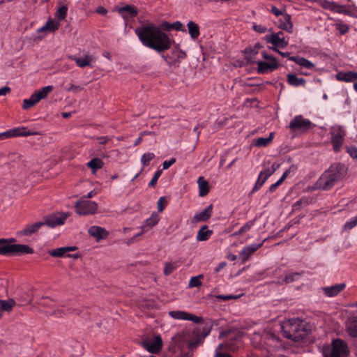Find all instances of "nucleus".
Segmentation results:
<instances>
[{
	"label": "nucleus",
	"mask_w": 357,
	"mask_h": 357,
	"mask_svg": "<svg viewBox=\"0 0 357 357\" xmlns=\"http://www.w3.org/2000/svg\"><path fill=\"white\" fill-rule=\"evenodd\" d=\"M171 24L164 22L160 27L151 24L140 26L136 29L135 32L144 46L162 52L170 48L172 40L161 29L167 31L172 29Z\"/></svg>",
	"instance_id": "f257e3e1"
},
{
	"label": "nucleus",
	"mask_w": 357,
	"mask_h": 357,
	"mask_svg": "<svg viewBox=\"0 0 357 357\" xmlns=\"http://www.w3.org/2000/svg\"><path fill=\"white\" fill-rule=\"evenodd\" d=\"M282 332L285 337L294 342L300 341L307 335L305 323L297 319L284 322L282 325Z\"/></svg>",
	"instance_id": "f03ea898"
},
{
	"label": "nucleus",
	"mask_w": 357,
	"mask_h": 357,
	"mask_svg": "<svg viewBox=\"0 0 357 357\" xmlns=\"http://www.w3.org/2000/svg\"><path fill=\"white\" fill-rule=\"evenodd\" d=\"M344 174V166L340 163L333 164L319 178V187L323 190H328L337 181L342 178Z\"/></svg>",
	"instance_id": "7ed1b4c3"
},
{
	"label": "nucleus",
	"mask_w": 357,
	"mask_h": 357,
	"mask_svg": "<svg viewBox=\"0 0 357 357\" xmlns=\"http://www.w3.org/2000/svg\"><path fill=\"white\" fill-rule=\"evenodd\" d=\"M15 239L0 238V255H20L23 254H31L33 250L27 245L15 244Z\"/></svg>",
	"instance_id": "20e7f679"
},
{
	"label": "nucleus",
	"mask_w": 357,
	"mask_h": 357,
	"mask_svg": "<svg viewBox=\"0 0 357 357\" xmlns=\"http://www.w3.org/2000/svg\"><path fill=\"white\" fill-rule=\"evenodd\" d=\"M76 213L80 215L94 214L98 209V204L95 202L89 201L86 197H82L75 204Z\"/></svg>",
	"instance_id": "39448f33"
},
{
	"label": "nucleus",
	"mask_w": 357,
	"mask_h": 357,
	"mask_svg": "<svg viewBox=\"0 0 357 357\" xmlns=\"http://www.w3.org/2000/svg\"><path fill=\"white\" fill-rule=\"evenodd\" d=\"M347 354V344L339 339L333 341L331 347H328L324 351L325 357H343Z\"/></svg>",
	"instance_id": "423d86ee"
},
{
	"label": "nucleus",
	"mask_w": 357,
	"mask_h": 357,
	"mask_svg": "<svg viewBox=\"0 0 357 357\" xmlns=\"http://www.w3.org/2000/svg\"><path fill=\"white\" fill-rule=\"evenodd\" d=\"M214 324L217 326L218 324L216 321H213L211 319H208L207 321H206L201 333H199V330H198L197 333L195 332V338L189 341V347L190 348H195L202 344L204 339L210 333Z\"/></svg>",
	"instance_id": "0eeeda50"
},
{
	"label": "nucleus",
	"mask_w": 357,
	"mask_h": 357,
	"mask_svg": "<svg viewBox=\"0 0 357 357\" xmlns=\"http://www.w3.org/2000/svg\"><path fill=\"white\" fill-rule=\"evenodd\" d=\"M330 133L331 135L333 150L335 152H339L346 135L345 130L343 127L335 125L331 128Z\"/></svg>",
	"instance_id": "6e6552de"
},
{
	"label": "nucleus",
	"mask_w": 357,
	"mask_h": 357,
	"mask_svg": "<svg viewBox=\"0 0 357 357\" xmlns=\"http://www.w3.org/2000/svg\"><path fill=\"white\" fill-rule=\"evenodd\" d=\"M312 123L307 119H305L301 115L296 116L289 123V128L293 131L305 132L310 129Z\"/></svg>",
	"instance_id": "1a4fd4ad"
},
{
	"label": "nucleus",
	"mask_w": 357,
	"mask_h": 357,
	"mask_svg": "<svg viewBox=\"0 0 357 357\" xmlns=\"http://www.w3.org/2000/svg\"><path fill=\"white\" fill-rule=\"evenodd\" d=\"M144 347L149 352L153 354L158 353L162 348V339L160 335H156L153 338H148L143 342Z\"/></svg>",
	"instance_id": "9d476101"
},
{
	"label": "nucleus",
	"mask_w": 357,
	"mask_h": 357,
	"mask_svg": "<svg viewBox=\"0 0 357 357\" xmlns=\"http://www.w3.org/2000/svg\"><path fill=\"white\" fill-rule=\"evenodd\" d=\"M77 250L76 247H61L59 248H56L50 252V255L54 257H61L65 258H73L77 259L79 257L78 253H73L70 254L71 251H75Z\"/></svg>",
	"instance_id": "9b49d317"
},
{
	"label": "nucleus",
	"mask_w": 357,
	"mask_h": 357,
	"mask_svg": "<svg viewBox=\"0 0 357 357\" xmlns=\"http://www.w3.org/2000/svg\"><path fill=\"white\" fill-rule=\"evenodd\" d=\"M68 216V215L66 213L51 214L45 218L43 223L50 227H54L64 224Z\"/></svg>",
	"instance_id": "f8f14e48"
},
{
	"label": "nucleus",
	"mask_w": 357,
	"mask_h": 357,
	"mask_svg": "<svg viewBox=\"0 0 357 357\" xmlns=\"http://www.w3.org/2000/svg\"><path fill=\"white\" fill-rule=\"evenodd\" d=\"M266 40L273 45L274 47H285L288 45V40L285 39L282 31L266 36Z\"/></svg>",
	"instance_id": "ddd939ff"
},
{
	"label": "nucleus",
	"mask_w": 357,
	"mask_h": 357,
	"mask_svg": "<svg viewBox=\"0 0 357 357\" xmlns=\"http://www.w3.org/2000/svg\"><path fill=\"white\" fill-rule=\"evenodd\" d=\"M212 211L213 205L211 204L205 209H204L202 211L196 213L193 218H192V223L195 224L200 222H205L208 220L212 215Z\"/></svg>",
	"instance_id": "4468645a"
},
{
	"label": "nucleus",
	"mask_w": 357,
	"mask_h": 357,
	"mask_svg": "<svg viewBox=\"0 0 357 357\" xmlns=\"http://www.w3.org/2000/svg\"><path fill=\"white\" fill-rule=\"evenodd\" d=\"M116 10L125 20L132 18L137 15V9L130 5L117 7Z\"/></svg>",
	"instance_id": "2eb2a0df"
},
{
	"label": "nucleus",
	"mask_w": 357,
	"mask_h": 357,
	"mask_svg": "<svg viewBox=\"0 0 357 357\" xmlns=\"http://www.w3.org/2000/svg\"><path fill=\"white\" fill-rule=\"evenodd\" d=\"M257 71L259 73H267L271 72L278 68L277 61H257Z\"/></svg>",
	"instance_id": "dca6fc26"
},
{
	"label": "nucleus",
	"mask_w": 357,
	"mask_h": 357,
	"mask_svg": "<svg viewBox=\"0 0 357 357\" xmlns=\"http://www.w3.org/2000/svg\"><path fill=\"white\" fill-rule=\"evenodd\" d=\"M261 47L260 44L257 43L254 47L245 50L244 58L248 63H254L256 62L255 60L257 59V55L258 54Z\"/></svg>",
	"instance_id": "f3484780"
},
{
	"label": "nucleus",
	"mask_w": 357,
	"mask_h": 357,
	"mask_svg": "<svg viewBox=\"0 0 357 357\" xmlns=\"http://www.w3.org/2000/svg\"><path fill=\"white\" fill-rule=\"evenodd\" d=\"M264 241L259 243H252L245 246L240 252V257L243 261L248 260L250 256L263 245Z\"/></svg>",
	"instance_id": "a211bd4d"
},
{
	"label": "nucleus",
	"mask_w": 357,
	"mask_h": 357,
	"mask_svg": "<svg viewBox=\"0 0 357 357\" xmlns=\"http://www.w3.org/2000/svg\"><path fill=\"white\" fill-rule=\"evenodd\" d=\"M88 231L91 236L96 238V241L106 238L109 234L104 228L98 226L91 227Z\"/></svg>",
	"instance_id": "6ab92c4d"
},
{
	"label": "nucleus",
	"mask_w": 357,
	"mask_h": 357,
	"mask_svg": "<svg viewBox=\"0 0 357 357\" xmlns=\"http://www.w3.org/2000/svg\"><path fill=\"white\" fill-rule=\"evenodd\" d=\"M344 283L337 284L330 287H322L321 289L328 297H333L344 289Z\"/></svg>",
	"instance_id": "aec40b11"
},
{
	"label": "nucleus",
	"mask_w": 357,
	"mask_h": 357,
	"mask_svg": "<svg viewBox=\"0 0 357 357\" xmlns=\"http://www.w3.org/2000/svg\"><path fill=\"white\" fill-rule=\"evenodd\" d=\"M279 27L288 33H292L293 23L290 15L287 13L282 15V18L279 20Z\"/></svg>",
	"instance_id": "412c9836"
},
{
	"label": "nucleus",
	"mask_w": 357,
	"mask_h": 357,
	"mask_svg": "<svg viewBox=\"0 0 357 357\" xmlns=\"http://www.w3.org/2000/svg\"><path fill=\"white\" fill-rule=\"evenodd\" d=\"M335 77L339 81L345 82H352L357 79V72L341 71L336 74Z\"/></svg>",
	"instance_id": "4be33fe9"
},
{
	"label": "nucleus",
	"mask_w": 357,
	"mask_h": 357,
	"mask_svg": "<svg viewBox=\"0 0 357 357\" xmlns=\"http://www.w3.org/2000/svg\"><path fill=\"white\" fill-rule=\"evenodd\" d=\"M60 22L55 20H49L46 24L38 29V33L54 32L59 29Z\"/></svg>",
	"instance_id": "5701e85b"
},
{
	"label": "nucleus",
	"mask_w": 357,
	"mask_h": 357,
	"mask_svg": "<svg viewBox=\"0 0 357 357\" xmlns=\"http://www.w3.org/2000/svg\"><path fill=\"white\" fill-rule=\"evenodd\" d=\"M70 58L75 61L77 65L80 68H84L86 66H91V62L93 61L92 56L85 54L83 57L77 58L74 56H70Z\"/></svg>",
	"instance_id": "b1692460"
},
{
	"label": "nucleus",
	"mask_w": 357,
	"mask_h": 357,
	"mask_svg": "<svg viewBox=\"0 0 357 357\" xmlns=\"http://www.w3.org/2000/svg\"><path fill=\"white\" fill-rule=\"evenodd\" d=\"M213 234V231L208 229V226H202L197 232L196 239L198 241H207Z\"/></svg>",
	"instance_id": "393cba45"
},
{
	"label": "nucleus",
	"mask_w": 357,
	"mask_h": 357,
	"mask_svg": "<svg viewBox=\"0 0 357 357\" xmlns=\"http://www.w3.org/2000/svg\"><path fill=\"white\" fill-rule=\"evenodd\" d=\"M347 332L350 336L357 337V317H354L347 321Z\"/></svg>",
	"instance_id": "a878e982"
},
{
	"label": "nucleus",
	"mask_w": 357,
	"mask_h": 357,
	"mask_svg": "<svg viewBox=\"0 0 357 357\" xmlns=\"http://www.w3.org/2000/svg\"><path fill=\"white\" fill-rule=\"evenodd\" d=\"M199 187V195L200 197L206 195L209 192V183L208 182L201 176L197 180Z\"/></svg>",
	"instance_id": "bb28decb"
},
{
	"label": "nucleus",
	"mask_w": 357,
	"mask_h": 357,
	"mask_svg": "<svg viewBox=\"0 0 357 357\" xmlns=\"http://www.w3.org/2000/svg\"><path fill=\"white\" fill-rule=\"evenodd\" d=\"M15 303L14 299L0 300V318L2 317V312H10Z\"/></svg>",
	"instance_id": "cd10ccee"
},
{
	"label": "nucleus",
	"mask_w": 357,
	"mask_h": 357,
	"mask_svg": "<svg viewBox=\"0 0 357 357\" xmlns=\"http://www.w3.org/2000/svg\"><path fill=\"white\" fill-rule=\"evenodd\" d=\"M160 220V217L156 213L151 214V217L147 218L144 225L141 227L144 231H147L146 227H153L155 226Z\"/></svg>",
	"instance_id": "c85d7f7f"
},
{
	"label": "nucleus",
	"mask_w": 357,
	"mask_h": 357,
	"mask_svg": "<svg viewBox=\"0 0 357 357\" xmlns=\"http://www.w3.org/2000/svg\"><path fill=\"white\" fill-rule=\"evenodd\" d=\"M45 223L43 222H36L33 225H27L24 229L21 231L22 235H31L33 233L36 232Z\"/></svg>",
	"instance_id": "c756f323"
},
{
	"label": "nucleus",
	"mask_w": 357,
	"mask_h": 357,
	"mask_svg": "<svg viewBox=\"0 0 357 357\" xmlns=\"http://www.w3.org/2000/svg\"><path fill=\"white\" fill-rule=\"evenodd\" d=\"M188 33L192 39H196L200 34L199 27L197 23L193 21H189L188 24Z\"/></svg>",
	"instance_id": "7c9ffc66"
},
{
	"label": "nucleus",
	"mask_w": 357,
	"mask_h": 357,
	"mask_svg": "<svg viewBox=\"0 0 357 357\" xmlns=\"http://www.w3.org/2000/svg\"><path fill=\"white\" fill-rule=\"evenodd\" d=\"M17 299L22 303L30 304L33 299V294L30 289L22 290L17 294Z\"/></svg>",
	"instance_id": "2f4dec72"
},
{
	"label": "nucleus",
	"mask_w": 357,
	"mask_h": 357,
	"mask_svg": "<svg viewBox=\"0 0 357 357\" xmlns=\"http://www.w3.org/2000/svg\"><path fill=\"white\" fill-rule=\"evenodd\" d=\"M186 56V54L183 50H180L178 47H174L172 52L170 59L172 62L177 63L179 62L181 59H183Z\"/></svg>",
	"instance_id": "473e14b6"
},
{
	"label": "nucleus",
	"mask_w": 357,
	"mask_h": 357,
	"mask_svg": "<svg viewBox=\"0 0 357 357\" xmlns=\"http://www.w3.org/2000/svg\"><path fill=\"white\" fill-rule=\"evenodd\" d=\"M273 133L271 132L269 136L267 137H259L257 139H255L254 140V144L256 146L258 147H265L267 146L271 142L273 141Z\"/></svg>",
	"instance_id": "72a5a7b5"
},
{
	"label": "nucleus",
	"mask_w": 357,
	"mask_h": 357,
	"mask_svg": "<svg viewBox=\"0 0 357 357\" xmlns=\"http://www.w3.org/2000/svg\"><path fill=\"white\" fill-rule=\"evenodd\" d=\"M287 82L289 84L293 86H299L305 85V80L303 78H300L296 77L294 74H288L287 75Z\"/></svg>",
	"instance_id": "f704fd0d"
},
{
	"label": "nucleus",
	"mask_w": 357,
	"mask_h": 357,
	"mask_svg": "<svg viewBox=\"0 0 357 357\" xmlns=\"http://www.w3.org/2000/svg\"><path fill=\"white\" fill-rule=\"evenodd\" d=\"M103 162L100 158H93L87 162V167L90 168L93 174H96L98 169L103 167Z\"/></svg>",
	"instance_id": "c9c22d12"
},
{
	"label": "nucleus",
	"mask_w": 357,
	"mask_h": 357,
	"mask_svg": "<svg viewBox=\"0 0 357 357\" xmlns=\"http://www.w3.org/2000/svg\"><path fill=\"white\" fill-rule=\"evenodd\" d=\"M52 86H47L43 87L41 90L36 91L33 94L36 98L38 99V101H40V100L45 98L47 95L52 91Z\"/></svg>",
	"instance_id": "e433bc0d"
},
{
	"label": "nucleus",
	"mask_w": 357,
	"mask_h": 357,
	"mask_svg": "<svg viewBox=\"0 0 357 357\" xmlns=\"http://www.w3.org/2000/svg\"><path fill=\"white\" fill-rule=\"evenodd\" d=\"M12 130H15L16 135H14V137H18V136H30V135H38V132L36 131H26L25 127L18 128H14L12 129Z\"/></svg>",
	"instance_id": "4c0bfd02"
},
{
	"label": "nucleus",
	"mask_w": 357,
	"mask_h": 357,
	"mask_svg": "<svg viewBox=\"0 0 357 357\" xmlns=\"http://www.w3.org/2000/svg\"><path fill=\"white\" fill-rule=\"evenodd\" d=\"M38 102V99L36 98V97L33 93L29 99H24L23 100L22 107L24 109H28Z\"/></svg>",
	"instance_id": "58836bf2"
},
{
	"label": "nucleus",
	"mask_w": 357,
	"mask_h": 357,
	"mask_svg": "<svg viewBox=\"0 0 357 357\" xmlns=\"http://www.w3.org/2000/svg\"><path fill=\"white\" fill-rule=\"evenodd\" d=\"M321 5L323 8L332 10V11H337L340 12V6L337 3L331 1H328L327 0H323L321 3Z\"/></svg>",
	"instance_id": "ea45409f"
},
{
	"label": "nucleus",
	"mask_w": 357,
	"mask_h": 357,
	"mask_svg": "<svg viewBox=\"0 0 357 357\" xmlns=\"http://www.w3.org/2000/svg\"><path fill=\"white\" fill-rule=\"evenodd\" d=\"M155 158V154L153 153H146L142 155L141 158V163L143 167L147 166L150 161H151Z\"/></svg>",
	"instance_id": "a19ab883"
},
{
	"label": "nucleus",
	"mask_w": 357,
	"mask_h": 357,
	"mask_svg": "<svg viewBox=\"0 0 357 357\" xmlns=\"http://www.w3.org/2000/svg\"><path fill=\"white\" fill-rule=\"evenodd\" d=\"M67 12H68V8L66 6H60L56 13V16L58 18L57 21H59L60 22V20H64L65 17H66Z\"/></svg>",
	"instance_id": "79ce46f5"
},
{
	"label": "nucleus",
	"mask_w": 357,
	"mask_h": 357,
	"mask_svg": "<svg viewBox=\"0 0 357 357\" xmlns=\"http://www.w3.org/2000/svg\"><path fill=\"white\" fill-rule=\"evenodd\" d=\"M203 275H199L198 276H195L191 278L189 282V287H199L202 284L201 279L203 278Z\"/></svg>",
	"instance_id": "37998d69"
},
{
	"label": "nucleus",
	"mask_w": 357,
	"mask_h": 357,
	"mask_svg": "<svg viewBox=\"0 0 357 357\" xmlns=\"http://www.w3.org/2000/svg\"><path fill=\"white\" fill-rule=\"evenodd\" d=\"M357 225V216L352 218L349 220L345 222L343 227V229L345 231H349Z\"/></svg>",
	"instance_id": "c03bdc74"
},
{
	"label": "nucleus",
	"mask_w": 357,
	"mask_h": 357,
	"mask_svg": "<svg viewBox=\"0 0 357 357\" xmlns=\"http://www.w3.org/2000/svg\"><path fill=\"white\" fill-rule=\"evenodd\" d=\"M169 314L172 317L177 319L185 320L187 317V312L182 311H171Z\"/></svg>",
	"instance_id": "a18cd8bd"
},
{
	"label": "nucleus",
	"mask_w": 357,
	"mask_h": 357,
	"mask_svg": "<svg viewBox=\"0 0 357 357\" xmlns=\"http://www.w3.org/2000/svg\"><path fill=\"white\" fill-rule=\"evenodd\" d=\"M266 179H265L262 176H260L259 174L258 178L256 181V183L253 187V189L252 190V192H255L259 190V188L264 185V183L266 182Z\"/></svg>",
	"instance_id": "49530a36"
},
{
	"label": "nucleus",
	"mask_w": 357,
	"mask_h": 357,
	"mask_svg": "<svg viewBox=\"0 0 357 357\" xmlns=\"http://www.w3.org/2000/svg\"><path fill=\"white\" fill-rule=\"evenodd\" d=\"M266 179H265L262 176H260L259 174L258 178L256 181V183L253 187V189L252 190V192H255L259 190V188L264 185V183L266 182Z\"/></svg>",
	"instance_id": "de8ad7c7"
},
{
	"label": "nucleus",
	"mask_w": 357,
	"mask_h": 357,
	"mask_svg": "<svg viewBox=\"0 0 357 357\" xmlns=\"http://www.w3.org/2000/svg\"><path fill=\"white\" fill-rule=\"evenodd\" d=\"M266 179H265L262 176H260L259 174L258 178L256 181V183L253 187V189L252 190V192H255L259 190V188L264 185V183L266 182Z\"/></svg>",
	"instance_id": "09e8293b"
},
{
	"label": "nucleus",
	"mask_w": 357,
	"mask_h": 357,
	"mask_svg": "<svg viewBox=\"0 0 357 357\" xmlns=\"http://www.w3.org/2000/svg\"><path fill=\"white\" fill-rule=\"evenodd\" d=\"M300 66L307 68V69H313L314 68V64L310 61L302 57L299 61Z\"/></svg>",
	"instance_id": "8fccbe9b"
},
{
	"label": "nucleus",
	"mask_w": 357,
	"mask_h": 357,
	"mask_svg": "<svg viewBox=\"0 0 357 357\" xmlns=\"http://www.w3.org/2000/svg\"><path fill=\"white\" fill-rule=\"evenodd\" d=\"M186 319L185 320H189V321H192L195 323H197V324H199V323H203L204 322V319L202 317H197L193 314H190V313H188L187 312V315H186Z\"/></svg>",
	"instance_id": "3c124183"
},
{
	"label": "nucleus",
	"mask_w": 357,
	"mask_h": 357,
	"mask_svg": "<svg viewBox=\"0 0 357 357\" xmlns=\"http://www.w3.org/2000/svg\"><path fill=\"white\" fill-rule=\"evenodd\" d=\"M167 204V201L165 197H161L158 200V210L159 212H162L165 209L166 205Z\"/></svg>",
	"instance_id": "603ef678"
},
{
	"label": "nucleus",
	"mask_w": 357,
	"mask_h": 357,
	"mask_svg": "<svg viewBox=\"0 0 357 357\" xmlns=\"http://www.w3.org/2000/svg\"><path fill=\"white\" fill-rule=\"evenodd\" d=\"M171 26H172V29H175L176 31L186 32V29L184 27L183 24L179 21H176L174 23H172Z\"/></svg>",
	"instance_id": "864d4df0"
},
{
	"label": "nucleus",
	"mask_w": 357,
	"mask_h": 357,
	"mask_svg": "<svg viewBox=\"0 0 357 357\" xmlns=\"http://www.w3.org/2000/svg\"><path fill=\"white\" fill-rule=\"evenodd\" d=\"M336 29L341 33L344 34L349 31V26L344 23H337Z\"/></svg>",
	"instance_id": "5fc2aeb1"
},
{
	"label": "nucleus",
	"mask_w": 357,
	"mask_h": 357,
	"mask_svg": "<svg viewBox=\"0 0 357 357\" xmlns=\"http://www.w3.org/2000/svg\"><path fill=\"white\" fill-rule=\"evenodd\" d=\"M162 174V170H158L155 172L153 177L152 178V179L150 181V182L149 183V185L151 186V187H153L155 185L159 177L161 176Z\"/></svg>",
	"instance_id": "6e6d98bb"
},
{
	"label": "nucleus",
	"mask_w": 357,
	"mask_h": 357,
	"mask_svg": "<svg viewBox=\"0 0 357 357\" xmlns=\"http://www.w3.org/2000/svg\"><path fill=\"white\" fill-rule=\"evenodd\" d=\"M347 152L352 158L357 159V148L356 146H347Z\"/></svg>",
	"instance_id": "4d7b16f0"
},
{
	"label": "nucleus",
	"mask_w": 357,
	"mask_h": 357,
	"mask_svg": "<svg viewBox=\"0 0 357 357\" xmlns=\"http://www.w3.org/2000/svg\"><path fill=\"white\" fill-rule=\"evenodd\" d=\"M254 225V221L251 220L248 222H246L243 226H242L239 229L240 232L245 233L248 231L251 227Z\"/></svg>",
	"instance_id": "13d9d810"
},
{
	"label": "nucleus",
	"mask_w": 357,
	"mask_h": 357,
	"mask_svg": "<svg viewBox=\"0 0 357 357\" xmlns=\"http://www.w3.org/2000/svg\"><path fill=\"white\" fill-rule=\"evenodd\" d=\"M273 173L270 169L269 167L264 168L262 171L260 172V176H262L265 179H268Z\"/></svg>",
	"instance_id": "bf43d9fd"
},
{
	"label": "nucleus",
	"mask_w": 357,
	"mask_h": 357,
	"mask_svg": "<svg viewBox=\"0 0 357 357\" xmlns=\"http://www.w3.org/2000/svg\"><path fill=\"white\" fill-rule=\"evenodd\" d=\"M253 29L260 33H264L267 31V28L261 24H254Z\"/></svg>",
	"instance_id": "052dcab7"
},
{
	"label": "nucleus",
	"mask_w": 357,
	"mask_h": 357,
	"mask_svg": "<svg viewBox=\"0 0 357 357\" xmlns=\"http://www.w3.org/2000/svg\"><path fill=\"white\" fill-rule=\"evenodd\" d=\"M15 135H16L15 131L10 130L6 132L0 133V137L3 138H10L14 137Z\"/></svg>",
	"instance_id": "680f3d73"
},
{
	"label": "nucleus",
	"mask_w": 357,
	"mask_h": 357,
	"mask_svg": "<svg viewBox=\"0 0 357 357\" xmlns=\"http://www.w3.org/2000/svg\"><path fill=\"white\" fill-rule=\"evenodd\" d=\"M295 167L294 166H291L287 170H286L282 176H281V178H280V180L283 182L284 181V179L289 176V174L292 172H294L295 171Z\"/></svg>",
	"instance_id": "e2e57ef3"
},
{
	"label": "nucleus",
	"mask_w": 357,
	"mask_h": 357,
	"mask_svg": "<svg viewBox=\"0 0 357 357\" xmlns=\"http://www.w3.org/2000/svg\"><path fill=\"white\" fill-rule=\"evenodd\" d=\"M83 89L80 87L79 86H76L74 84H70L69 86L66 89L67 91H70L73 93H77L79 91L82 90Z\"/></svg>",
	"instance_id": "0e129e2a"
},
{
	"label": "nucleus",
	"mask_w": 357,
	"mask_h": 357,
	"mask_svg": "<svg viewBox=\"0 0 357 357\" xmlns=\"http://www.w3.org/2000/svg\"><path fill=\"white\" fill-rule=\"evenodd\" d=\"M176 162L175 158H172L169 160H165L162 163V169H167L169 168L173 164H174Z\"/></svg>",
	"instance_id": "69168bd1"
},
{
	"label": "nucleus",
	"mask_w": 357,
	"mask_h": 357,
	"mask_svg": "<svg viewBox=\"0 0 357 357\" xmlns=\"http://www.w3.org/2000/svg\"><path fill=\"white\" fill-rule=\"evenodd\" d=\"M240 296H233V295H218L217 296V298L218 299H220V300H223V301H227V300H230V299H236L239 297Z\"/></svg>",
	"instance_id": "338daca9"
},
{
	"label": "nucleus",
	"mask_w": 357,
	"mask_h": 357,
	"mask_svg": "<svg viewBox=\"0 0 357 357\" xmlns=\"http://www.w3.org/2000/svg\"><path fill=\"white\" fill-rule=\"evenodd\" d=\"M271 12L275 16H280L284 15L282 11L278 9L276 6H272Z\"/></svg>",
	"instance_id": "774afa93"
}]
</instances>
